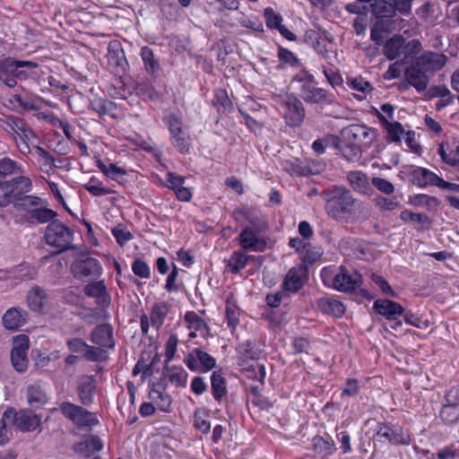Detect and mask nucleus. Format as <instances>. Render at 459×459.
Returning <instances> with one entry per match:
<instances>
[{
	"instance_id": "1",
	"label": "nucleus",
	"mask_w": 459,
	"mask_h": 459,
	"mask_svg": "<svg viewBox=\"0 0 459 459\" xmlns=\"http://www.w3.org/2000/svg\"><path fill=\"white\" fill-rule=\"evenodd\" d=\"M320 196L325 201L326 213L334 220L345 216L360 219L368 216L366 204L353 197L351 192L343 187L333 186L323 190Z\"/></svg>"
},
{
	"instance_id": "2",
	"label": "nucleus",
	"mask_w": 459,
	"mask_h": 459,
	"mask_svg": "<svg viewBox=\"0 0 459 459\" xmlns=\"http://www.w3.org/2000/svg\"><path fill=\"white\" fill-rule=\"evenodd\" d=\"M446 56L442 53L424 51L411 59L405 70L407 82L418 92L424 91L430 81V76L442 69L446 63Z\"/></svg>"
},
{
	"instance_id": "3",
	"label": "nucleus",
	"mask_w": 459,
	"mask_h": 459,
	"mask_svg": "<svg viewBox=\"0 0 459 459\" xmlns=\"http://www.w3.org/2000/svg\"><path fill=\"white\" fill-rule=\"evenodd\" d=\"M1 126L13 136L21 154L26 156L31 152L30 143L38 138V135L24 119L9 116L3 120Z\"/></svg>"
},
{
	"instance_id": "4",
	"label": "nucleus",
	"mask_w": 459,
	"mask_h": 459,
	"mask_svg": "<svg viewBox=\"0 0 459 459\" xmlns=\"http://www.w3.org/2000/svg\"><path fill=\"white\" fill-rule=\"evenodd\" d=\"M32 188L31 180L22 174L0 185V206H7L16 199L29 193Z\"/></svg>"
},
{
	"instance_id": "5",
	"label": "nucleus",
	"mask_w": 459,
	"mask_h": 459,
	"mask_svg": "<svg viewBox=\"0 0 459 459\" xmlns=\"http://www.w3.org/2000/svg\"><path fill=\"white\" fill-rule=\"evenodd\" d=\"M74 232L59 221H53L45 230L46 243L58 249V253L73 248Z\"/></svg>"
},
{
	"instance_id": "6",
	"label": "nucleus",
	"mask_w": 459,
	"mask_h": 459,
	"mask_svg": "<svg viewBox=\"0 0 459 459\" xmlns=\"http://www.w3.org/2000/svg\"><path fill=\"white\" fill-rule=\"evenodd\" d=\"M322 277L325 285L341 292H352L361 285V275L358 273L351 274L344 265H341L333 276L323 273Z\"/></svg>"
},
{
	"instance_id": "7",
	"label": "nucleus",
	"mask_w": 459,
	"mask_h": 459,
	"mask_svg": "<svg viewBox=\"0 0 459 459\" xmlns=\"http://www.w3.org/2000/svg\"><path fill=\"white\" fill-rule=\"evenodd\" d=\"M38 64L32 61H19L15 59H5L2 65L0 72V82L9 88H13L17 84L16 78L25 79L27 74L20 68L34 69Z\"/></svg>"
},
{
	"instance_id": "8",
	"label": "nucleus",
	"mask_w": 459,
	"mask_h": 459,
	"mask_svg": "<svg viewBox=\"0 0 459 459\" xmlns=\"http://www.w3.org/2000/svg\"><path fill=\"white\" fill-rule=\"evenodd\" d=\"M62 414L78 427H91L99 423L94 413L69 402H63L59 405Z\"/></svg>"
},
{
	"instance_id": "9",
	"label": "nucleus",
	"mask_w": 459,
	"mask_h": 459,
	"mask_svg": "<svg viewBox=\"0 0 459 459\" xmlns=\"http://www.w3.org/2000/svg\"><path fill=\"white\" fill-rule=\"evenodd\" d=\"M235 220L239 223H247L243 228L258 231H266L269 228L267 220L262 211L255 207H242L233 212Z\"/></svg>"
},
{
	"instance_id": "10",
	"label": "nucleus",
	"mask_w": 459,
	"mask_h": 459,
	"mask_svg": "<svg viewBox=\"0 0 459 459\" xmlns=\"http://www.w3.org/2000/svg\"><path fill=\"white\" fill-rule=\"evenodd\" d=\"M299 95L306 103L316 105L320 108L332 106L337 102V98L334 92L317 87L316 81L300 91Z\"/></svg>"
},
{
	"instance_id": "11",
	"label": "nucleus",
	"mask_w": 459,
	"mask_h": 459,
	"mask_svg": "<svg viewBox=\"0 0 459 459\" xmlns=\"http://www.w3.org/2000/svg\"><path fill=\"white\" fill-rule=\"evenodd\" d=\"M183 361L193 372L206 373L216 367L215 358L199 348L188 352Z\"/></svg>"
},
{
	"instance_id": "12",
	"label": "nucleus",
	"mask_w": 459,
	"mask_h": 459,
	"mask_svg": "<svg viewBox=\"0 0 459 459\" xmlns=\"http://www.w3.org/2000/svg\"><path fill=\"white\" fill-rule=\"evenodd\" d=\"M28 350L29 337L27 335L21 334L13 339V348L11 351V362L12 366L17 372L22 373L28 368Z\"/></svg>"
},
{
	"instance_id": "13",
	"label": "nucleus",
	"mask_w": 459,
	"mask_h": 459,
	"mask_svg": "<svg viewBox=\"0 0 459 459\" xmlns=\"http://www.w3.org/2000/svg\"><path fill=\"white\" fill-rule=\"evenodd\" d=\"M264 231L243 228L237 238L238 245L245 251L264 252L266 249V239L260 236Z\"/></svg>"
},
{
	"instance_id": "14",
	"label": "nucleus",
	"mask_w": 459,
	"mask_h": 459,
	"mask_svg": "<svg viewBox=\"0 0 459 459\" xmlns=\"http://www.w3.org/2000/svg\"><path fill=\"white\" fill-rule=\"evenodd\" d=\"M148 397L149 403H145V416L152 415L156 410L163 412H169L172 399L170 395L164 392V389L160 385L159 388L152 387L149 391Z\"/></svg>"
},
{
	"instance_id": "15",
	"label": "nucleus",
	"mask_w": 459,
	"mask_h": 459,
	"mask_svg": "<svg viewBox=\"0 0 459 459\" xmlns=\"http://www.w3.org/2000/svg\"><path fill=\"white\" fill-rule=\"evenodd\" d=\"M379 437H384L393 445H410L411 439L408 431L397 425L388 423H379L376 434Z\"/></svg>"
},
{
	"instance_id": "16",
	"label": "nucleus",
	"mask_w": 459,
	"mask_h": 459,
	"mask_svg": "<svg viewBox=\"0 0 459 459\" xmlns=\"http://www.w3.org/2000/svg\"><path fill=\"white\" fill-rule=\"evenodd\" d=\"M284 118L288 126L299 127L304 121L306 111L302 101L293 94L287 96Z\"/></svg>"
},
{
	"instance_id": "17",
	"label": "nucleus",
	"mask_w": 459,
	"mask_h": 459,
	"mask_svg": "<svg viewBox=\"0 0 459 459\" xmlns=\"http://www.w3.org/2000/svg\"><path fill=\"white\" fill-rule=\"evenodd\" d=\"M307 273V267L302 264L290 268L283 280V290L290 293H297L304 286Z\"/></svg>"
},
{
	"instance_id": "18",
	"label": "nucleus",
	"mask_w": 459,
	"mask_h": 459,
	"mask_svg": "<svg viewBox=\"0 0 459 459\" xmlns=\"http://www.w3.org/2000/svg\"><path fill=\"white\" fill-rule=\"evenodd\" d=\"M13 418H11L12 426L14 425L22 431H31L37 429L40 423V419L31 411H16L12 409Z\"/></svg>"
},
{
	"instance_id": "19",
	"label": "nucleus",
	"mask_w": 459,
	"mask_h": 459,
	"mask_svg": "<svg viewBox=\"0 0 459 459\" xmlns=\"http://www.w3.org/2000/svg\"><path fill=\"white\" fill-rule=\"evenodd\" d=\"M262 355V350L259 349L255 342L247 340L240 343L237 348L238 364L240 367H246L251 361L259 359Z\"/></svg>"
},
{
	"instance_id": "20",
	"label": "nucleus",
	"mask_w": 459,
	"mask_h": 459,
	"mask_svg": "<svg viewBox=\"0 0 459 459\" xmlns=\"http://www.w3.org/2000/svg\"><path fill=\"white\" fill-rule=\"evenodd\" d=\"M312 451L315 459H328L337 451V447L330 437L325 438L316 435L312 438Z\"/></svg>"
},
{
	"instance_id": "21",
	"label": "nucleus",
	"mask_w": 459,
	"mask_h": 459,
	"mask_svg": "<svg viewBox=\"0 0 459 459\" xmlns=\"http://www.w3.org/2000/svg\"><path fill=\"white\" fill-rule=\"evenodd\" d=\"M72 270L74 276L77 278L99 276L102 273L100 263L91 257L74 263Z\"/></svg>"
},
{
	"instance_id": "22",
	"label": "nucleus",
	"mask_w": 459,
	"mask_h": 459,
	"mask_svg": "<svg viewBox=\"0 0 459 459\" xmlns=\"http://www.w3.org/2000/svg\"><path fill=\"white\" fill-rule=\"evenodd\" d=\"M342 134L348 141L358 143L359 145L368 144L373 140V132L363 125H351L344 128Z\"/></svg>"
},
{
	"instance_id": "23",
	"label": "nucleus",
	"mask_w": 459,
	"mask_h": 459,
	"mask_svg": "<svg viewBox=\"0 0 459 459\" xmlns=\"http://www.w3.org/2000/svg\"><path fill=\"white\" fill-rule=\"evenodd\" d=\"M373 307L377 314L385 316L389 321H395L404 312L400 304L389 299H377Z\"/></svg>"
},
{
	"instance_id": "24",
	"label": "nucleus",
	"mask_w": 459,
	"mask_h": 459,
	"mask_svg": "<svg viewBox=\"0 0 459 459\" xmlns=\"http://www.w3.org/2000/svg\"><path fill=\"white\" fill-rule=\"evenodd\" d=\"M6 105L15 111L38 110V100L23 94H12L6 99Z\"/></svg>"
},
{
	"instance_id": "25",
	"label": "nucleus",
	"mask_w": 459,
	"mask_h": 459,
	"mask_svg": "<svg viewBox=\"0 0 459 459\" xmlns=\"http://www.w3.org/2000/svg\"><path fill=\"white\" fill-rule=\"evenodd\" d=\"M27 316L25 310L19 307H11L3 316V325L8 330H18L26 323Z\"/></svg>"
},
{
	"instance_id": "26",
	"label": "nucleus",
	"mask_w": 459,
	"mask_h": 459,
	"mask_svg": "<svg viewBox=\"0 0 459 459\" xmlns=\"http://www.w3.org/2000/svg\"><path fill=\"white\" fill-rule=\"evenodd\" d=\"M347 179L354 191L366 195H371L373 193L368 177L362 171H350Z\"/></svg>"
},
{
	"instance_id": "27",
	"label": "nucleus",
	"mask_w": 459,
	"mask_h": 459,
	"mask_svg": "<svg viewBox=\"0 0 459 459\" xmlns=\"http://www.w3.org/2000/svg\"><path fill=\"white\" fill-rule=\"evenodd\" d=\"M412 178L413 183L420 187H425L429 185L440 187V182H443V178L436 173L420 167L413 170Z\"/></svg>"
},
{
	"instance_id": "28",
	"label": "nucleus",
	"mask_w": 459,
	"mask_h": 459,
	"mask_svg": "<svg viewBox=\"0 0 459 459\" xmlns=\"http://www.w3.org/2000/svg\"><path fill=\"white\" fill-rule=\"evenodd\" d=\"M377 117L387 133V140L389 142L401 143L402 137L405 134L403 125L398 121H388V119L379 112H377Z\"/></svg>"
},
{
	"instance_id": "29",
	"label": "nucleus",
	"mask_w": 459,
	"mask_h": 459,
	"mask_svg": "<svg viewBox=\"0 0 459 459\" xmlns=\"http://www.w3.org/2000/svg\"><path fill=\"white\" fill-rule=\"evenodd\" d=\"M91 341L101 347L113 348L115 341L111 325L105 324L98 325L91 333Z\"/></svg>"
},
{
	"instance_id": "30",
	"label": "nucleus",
	"mask_w": 459,
	"mask_h": 459,
	"mask_svg": "<svg viewBox=\"0 0 459 459\" xmlns=\"http://www.w3.org/2000/svg\"><path fill=\"white\" fill-rule=\"evenodd\" d=\"M96 383L93 377L83 376L79 379L78 394L82 404L89 405L92 403Z\"/></svg>"
},
{
	"instance_id": "31",
	"label": "nucleus",
	"mask_w": 459,
	"mask_h": 459,
	"mask_svg": "<svg viewBox=\"0 0 459 459\" xmlns=\"http://www.w3.org/2000/svg\"><path fill=\"white\" fill-rule=\"evenodd\" d=\"M317 308L324 314L341 317L345 313V307L342 301L329 297H324L317 300Z\"/></svg>"
},
{
	"instance_id": "32",
	"label": "nucleus",
	"mask_w": 459,
	"mask_h": 459,
	"mask_svg": "<svg viewBox=\"0 0 459 459\" xmlns=\"http://www.w3.org/2000/svg\"><path fill=\"white\" fill-rule=\"evenodd\" d=\"M184 320L187 324V328L198 331L203 338L206 339L211 336L210 327L195 311L186 312Z\"/></svg>"
},
{
	"instance_id": "33",
	"label": "nucleus",
	"mask_w": 459,
	"mask_h": 459,
	"mask_svg": "<svg viewBox=\"0 0 459 459\" xmlns=\"http://www.w3.org/2000/svg\"><path fill=\"white\" fill-rule=\"evenodd\" d=\"M102 447V440L98 436L91 435L85 437L84 439L76 446V451L85 457H89L92 454L100 451Z\"/></svg>"
},
{
	"instance_id": "34",
	"label": "nucleus",
	"mask_w": 459,
	"mask_h": 459,
	"mask_svg": "<svg viewBox=\"0 0 459 459\" xmlns=\"http://www.w3.org/2000/svg\"><path fill=\"white\" fill-rule=\"evenodd\" d=\"M46 302V291L39 286L31 288L27 294V304L32 311L40 312Z\"/></svg>"
},
{
	"instance_id": "35",
	"label": "nucleus",
	"mask_w": 459,
	"mask_h": 459,
	"mask_svg": "<svg viewBox=\"0 0 459 459\" xmlns=\"http://www.w3.org/2000/svg\"><path fill=\"white\" fill-rule=\"evenodd\" d=\"M346 84L351 90L363 94V96L355 95V97L359 100H363L365 96L370 93L374 89L372 84L360 75L354 77L348 76L346 79Z\"/></svg>"
},
{
	"instance_id": "36",
	"label": "nucleus",
	"mask_w": 459,
	"mask_h": 459,
	"mask_svg": "<svg viewBox=\"0 0 459 459\" xmlns=\"http://www.w3.org/2000/svg\"><path fill=\"white\" fill-rule=\"evenodd\" d=\"M404 46V38L401 35H395L385 42L383 51L389 60H394L400 56Z\"/></svg>"
},
{
	"instance_id": "37",
	"label": "nucleus",
	"mask_w": 459,
	"mask_h": 459,
	"mask_svg": "<svg viewBox=\"0 0 459 459\" xmlns=\"http://www.w3.org/2000/svg\"><path fill=\"white\" fill-rule=\"evenodd\" d=\"M30 148L37 153L38 161L43 172L49 173L54 168L58 167V165L56 164L55 158L46 149L39 145H32Z\"/></svg>"
},
{
	"instance_id": "38",
	"label": "nucleus",
	"mask_w": 459,
	"mask_h": 459,
	"mask_svg": "<svg viewBox=\"0 0 459 459\" xmlns=\"http://www.w3.org/2000/svg\"><path fill=\"white\" fill-rule=\"evenodd\" d=\"M369 12L377 18H387L395 14L391 0H371Z\"/></svg>"
},
{
	"instance_id": "39",
	"label": "nucleus",
	"mask_w": 459,
	"mask_h": 459,
	"mask_svg": "<svg viewBox=\"0 0 459 459\" xmlns=\"http://www.w3.org/2000/svg\"><path fill=\"white\" fill-rule=\"evenodd\" d=\"M252 259H254L253 255H247L241 251H234L228 260L227 267L231 273L238 274Z\"/></svg>"
},
{
	"instance_id": "40",
	"label": "nucleus",
	"mask_w": 459,
	"mask_h": 459,
	"mask_svg": "<svg viewBox=\"0 0 459 459\" xmlns=\"http://www.w3.org/2000/svg\"><path fill=\"white\" fill-rule=\"evenodd\" d=\"M166 376L169 381L178 387H186L187 384L188 373L181 366H172L166 368Z\"/></svg>"
},
{
	"instance_id": "41",
	"label": "nucleus",
	"mask_w": 459,
	"mask_h": 459,
	"mask_svg": "<svg viewBox=\"0 0 459 459\" xmlns=\"http://www.w3.org/2000/svg\"><path fill=\"white\" fill-rule=\"evenodd\" d=\"M172 145L182 154L188 153L191 148V138L186 131L181 129L179 133L169 134Z\"/></svg>"
},
{
	"instance_id": "42",
	"label": "nucleus",
	"mask_w": 459,
	"mask_h": 459,
	"mask_svg": "<svg viewBox=\"0 0 459 459\" xmlns=\"http://www.w3.org/2000/svg\"><path fill=\"white\" fill-rule=\"evenodd\" d=\"M212 394L217 402H221L227 394L226 380L220 371H214L211 377Z\"/></svg>"
},
{
	"instance_id": "43",
	"label": "nucleus",
	"mask_w": 459,
	"mask_h": 459,
	"mask_svg": "<svg viewBox=\"0 0 459 459\" xmlns=\"http://www.w3.org/2000/svg\"><path fill=\"white\" fill-rule=\"evenodd\" d=\"M12 408H8L0 417V446L6 444L11 437V418H13Z\"/></svg>"
},
{
	"instance_id": "44",
	"label": "nucleus",
	"mask_w": 459,
	"mask_h": 459,
	"mask_svg": "<svg viewBox=\"0 0 459 459\" xmlns=\"http://www.w3.org/2000/svg\"><path fill=\"white\" fill-rule=\"evenodd\" d=\"M193 425L196 430L208 434L211 430L209 412L204 409H196L194 412Z\"/></svg>"
},
{
	"instance_id": "45",
	"label": "nucleus",
	"mask_w": 459,
	"mask_h": 459,
	"mask_svg": "<svg viewBox=\"0 0 459 459\" xmlns=\"http://www.w3.org/2000/svg\"><path fill=\"white\" fill-rule=\"evenodd\" d=\"M27 401L30 405L39 407L47 403L48 398L39 385H31L27 387Z\"/></svg>"
},
{
	"instance_id": "46",
	"label": "nucleus",
	"mask_w": 459,
	"mask_h": 459,
	"mask_svg": "<svg viewBox=\"0 0 459 459\" xmlns=\"http://www.w3.org/2000/svg\"><path fill=\"white\" fill-rule=\"evenodd\" d=\"M439 417L446 425L456 424L459 420V409L457 405L446 403L440 410Z\"/></svg>"
},
{
	"instance_id": "47",
	"label": "nucleus",
	"mask_w": 459,
	"mask_h": 459,
	"mask_svg": "<svg viewBox=\"0 0 459 459\" xmlns=\"http://www.w3.org/2000/svg\"><path fill=\"white\" fill-rule=\"evenodd\" d=\"M17 200L18 202L15 204V206L30 214H31L32 211L36 210L39 205L45 204L41 198L33 195H23Z\"/></svg>"
},
{
	"instance_id": "48",
	"label": "nucleus",
	"mask_w": 459,
	"mask_h": 459,
	"mask_svg": "<svg viewBox=\"0 0 459 459\" xmlns=\"http://www.w3.org/2000/svg\"><path fill=\"white\" fill-rule=\"evenodd\" d=\"M315 164L310 165L309 163L304 164L302 162L291 163L287 170L295 176L307 177L309 175H315L320 172V169L316 168Z\"/></svg>"
},
{
	"instance_id": "49",
	"label": "nucleus",
	"mask_w": 459,
	"mask_h": 459,
	"mask_svg": "<svg viewBox=\"0 0 459 459\" xmlns=\"http://www.w3.org/2000/svg\"><path fill=\"white\" fill-rule=\"evenodd\" d=\"M400 219L405 222H417L424 229H429L431 226V221L428 215L423 213H415L407 209L401 212Z\"/></svg>"
},
{
	"instance_id": "50",
	"label": "nucleus",
	"mask_w": 459,
	"mask_h": 459,
	"mask_svg": "<svg viewBox=\"0 0 459 459\" xmlns=\"http://www.w3.org/2000/svg\"><path fill=\"white\" fill-rule=\"evenodd\" d=\"M83 187L93 196H103L114 193L112 189L105 187L103 183L94 177L91 178L90 180L83 185Z\"/></svg>"
},
{
	"instance_id": "51",
	"label": "nucleus",
	"mask_w": 459,
	"mask_h": 459,
	"mask_svg": "<svg viewBox=\"0 0 459 459\" xmlns=\"http://www.w3.org/2000/svg\"><path fill=\"white\" fill-rule=\"evenodd\" d=\"M225 313L228 326L231 329V333H233L239 323V308L234 302L227 300Z\"/></svg>"
},
{
	"instance_id": "52",
	"label": "nucleus",
	"mask_w": 459,
	"mask_h": 459,
	"mask_svg": "<svg viewBox=\"0 0 459 459\" xmlns=\"http://www.w3.org/2000/svg\"><path fill=\"white\" fill-rule=\"evenodd\" d=\"M373 201L375 205L381 212H391L397 209L400 206V202L395 196L385 197L383 195H377Z\"/></svg>"
},
{
	"instance_id": "53",
	"label": "nucleus",
	"mask_w": 459,
	"mask_h": 459,
	"mask_svg": "<svg viewBox=\"0 0 459 459\" xmlns=\"http://www.w3.org/2000/svg\"><path fill=\"white\" fill-rule=\"evenodd\" d=\"M168 307L165 303H159L156 304L151 313V322L152 325L156 327V329H159L164 322V319L168 314Z\"/></svg>"
},
{
	"instance_id": "54",
	"label": "nucleus",
	"mask_w": 459,
	"mask_h": 459,
	"mask_svg": "<svg viewBox=\"0 0 459 459\" xmlns=\"http://www.w3.org/2000/svg\"><path fill=\"white\" fill-rule=\"evenodd\" d=\"M90 105L91 108L100 117L109 114L113 108V103L103 98L93 99Z\"/></svg>"
},
{
	"instance_id": "55",
	"label": "nucleus",
	"mask_w": 459,
	"mask_h": 459,
	"mask_svg": "<svg viewBox=\"0 0 459 459\" xmlns=\"http://www.w3.org/2000/svg\"><path fill=\"white\" fill-rule=\"evenodd\" d=\"M264 17L266 26L270 30H277L281 24L283 18L281 14L276 13L272 7H266L264 10Z\"/></svg>"
},
{
	"instance_id": "56",
	"label": "nucleus",
	"mask_w": 459,
	"mask_h": 459,
	"mask_svg": "<svg viewBox=\"0 0 459 459\" xmlns=\"http://www.w3.org/2000/svg\"><path fill=\"white\" fill-rule=\"evenodd\" d=\"M56 216V212L51 209L46 208L43 204L32 211L30 218L36 220L39 223H46Z\"/></svg>"
},
{
	"instance_id": "57",
	"label": "nucleus",
	"mask_w": 459,
	"mask_h": 459,
	"mask_svg": "<svg viewBox=\"0 0 459 459\" xmlns=\"http://www.w3.org/2000/svg\"><path fill=\"white\" fill-rule=\"evenodd\" d=\"M277 56L281 65H288L290 66H297L299 63L296 55L281 46H278Z\"/></svg>"
},
{
	"instance_id": "58",
	"label": "nucleus",
	"mask_w": 459,
	"mask_h": 459,
	"mask_svg": "<svg viewBox=\"0 0 459 459\" xmlns=\"http://www.w3.org/2000/svg\"><path fill=\"white\" fill-rule=\"evenodd\" d=\"M212 104L215 107L222 108L224 111L231 109L233 106L227 91L224 89H219L215 91ZM218 110L220 111V108H218Z\"/></svg>"
},
{
	"instance_id": "59",
	"label": "nucleus",
	"mask_w": 459,
	"mask_h": 459,
	"mask_svg": "<svg viewBox=\"0 0 459 459\" xmlns=\"http://www.w3.org/2000/svg\"><path fill=\"white\" fill-rule=\"evenodd\" d=\"M342 153L348 161H357L361 156L360 145L358 143L351 142L342 147Z\"/></svg>"
},
{
	"instance_id": "60",
	"label": "nucleus",
	"mask_w": 459,
	"mask_h": 459,
	"mask_svg": "<svg viewBox=\"0 0 459 459\" xmlns=\"http://www.w3.org/2000/svg\"><path fill=\"white\" fill-rule=\"evenodd\" d=\"M322 72L325 76L327 82L335 89L337 86H342L343 79L338 70H333L326 66H323Z\"/></svg>"
},
{
	"instance_id": "61",
	"label": "nucleus",
	"mask_w": 459,
	"mask_h": 459,
	"mask_svg": "<svg viewBox=\"0 0 459 459\" xmlns=\"http://www.w3.org/2000/svg\"><path fill=\"white\" fill-rule=\"evenodd\" d=\"M84 292L89 297L102 299L107 294L106 286L102 281H95L84 288Z\"/></svg>"
},
{
	"instance_id": "62",
	"label": "nucleus",
	"mask_w": 459,
	"mask_h": 459,
	"mask_svg": "<svg viewBox=\"0 0 459 459\" xmlns=\"http://www.w3.org/2000/svg\"><path fill=\"white\" fill-rule=\"evenodd\" d=\"M163 121L168 126L169 134L177 131L179 133L181 129H184L182 118L180 116L175 113H170L169 115L164 117Z\"/></svg>"
},
{
	"instance_id": "63",
	"label": "nucleus",
	"mask_w": 459,
	"mask_h": 459,
	"mask_svg": "<svg viewBox=\"0 0 459 459\" xmlns=\"http://www.w3.org/2000/svg\"><path fill=\"white\" fill-rule=\"evenodd\" d=\"M315 76L310 74L307 69L300 70L297 74L293 77V82H297L300 83L299 92L302 91L306 87L316 82Z\"/></svg>"
},
{
	"instance_id": "64",
	"label": "nucleus",
	"mask_w": 459,
	"mask_h": 459,
	"mask_svg": "<svg viewBox=\"0 0 459 459\" xmlns=\"http://www.w3.org/2000/svg\"><path fill=\"white\" fill-rule=\"evenodd\" d=\"M459 455V445L451 444L439 449L437 453V459H455Z\"/></svg>"
}]
</instances>
